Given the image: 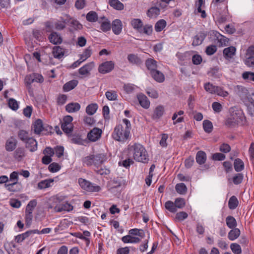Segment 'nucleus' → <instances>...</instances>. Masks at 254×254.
<instances>
[{"instance_id": "ea45409f", "label": "nucleus", "mask_w": 254, "mask_h": 254, "mask_svg": "<svg viewBox=\"0 0 254 254\" xmlns=\"http://www.w3.org/2000/svg\"><path fill=\"white\" fill-rule=\"evenodd\" d=\"M126 182L122 178H117L114 179L112 182L113 187L118 188L126 185Z\"/></svg>"}, {"instance_id": "b1692460", "label": "nucleus", "mask_w": 254, "mask_h": 254, "mask_svg": "<svg viewBox=\"0 0 254 254\" xmlns=\"http://www.w3.org/2000/svg\"><path fill=\"white\" fill-rule=\"evenodd\" d=\"M206 160V153L202 151H199L197 152L196 155V162L200 164H204Z\"/></svg>"}, {"instance_id": "9b49d317", "label": "nucleus", "mask_w": 254, "mask_h": 254, "mask_svg": "<svg viewBox=\"0 0 254 254\" xmlns=\"http://www.w3.org/2000/svg\"><path fill=\"white\" fill-rule=\"evenodd\" d=\"M100 24V29L104 32H106L110 30L111 24L108 19L105 17H102L99 21Z\"/></svg>"}, {"instance_id": "423d86ee", "label": "nucleus", "mask_w": 254, "mask_h": 254, "mask_svg": "<svg viewBox=\"0 0 254 254\" xmlns=\"http://www.w3.org/2000/svg\"><path fill=\"white\" fill-rule=\"evenodd\" d=\"M115 64L112 61H107L101 64L98 67L100 73L105 74L111 72L114 68Z\"/></svg>"}, {"instance_id": "f3484780", "label": "nucleus", "mask_w": 254, "mask_h": 254, "mask_svg": "<svg viewBox=\"0 0 254 254\" xmlns=\"http://www.w3.org/2000/svg\"><path fill=\"white\" fill-rule=\"evenodd\" d=\"M80 109V104L75 102L69 103L65 106L66 111L69 113L77 112L79 111Z\"/></svg>"}, {"instance_id": "5fc2aeb1", "label": "nucleus", "mask_w": 254, "mask_h": 254, "mask_svg": "<svg viewBox=\"0 0 254 254\" xmlns=\"http://www.w3.org/2000/svg\"><path fill=\"white\" fill-rule=\"evenodd\" d=\"M70 26L73 27L75 30H80L82 28V25L77 20L73 19H70Z\"/></svg>"}, {"instance_id": "338daca9", "label": "nucleus", "mask_w": 254, "mask_h": 254, "mask_svg": "<svg viewBox=\"0 0 254 254\" xmlns=\"http://www.w3.org/2000/svg\"><path fill=\"white\" fill-rule=\"evenodd\" d=\"M9 204L13 208H18L20 207L21 204V202L19 200L13 198L10 199Z\"/></svg>"}, {"instance_id": "13d9d810", "label": "nucleus", "mask_w": 254, "mask_h": 254, "mask_svg": "<svg viewBox=\"0 0 254 254\" xmlns=\"http://www.w3.org/2000/svg\"><path fill=\"white\" fill-rule=\"evenodd\" d=\"M215 94H217L218 96H222L223 97H226L228 95L229 93L227 91H225L220 87L217 86L216 87Z\"/></svg>"}, {"instance_id": "4be33fe9", "label": "nucleus", "mask_w": 254, "mask_h": 254, "mask_svg": "<svg viewBox=\"0 0 254 254\" xmlns=\"http://www.w3.org/2000/svg\"><path fill=\"white\" fill-rule=\"evenodd\" d=\"M26 147L31 152H33L37 149V142L33 138L30 137L25 142Z\"/></svg>"}, {"instance_id": "6e6d98bb", "label": "nucleus", "mask_w": 254, "mask_h": 254, "mask_svg": "<svg viewBox=\"0 0 254 254\" xmlns=\"http://www.w3.org/2000/svg\"><path fill=\"white\" fill-rule=\"evenodd\" d=\"M19 138L24 142H26L30 137L28 136V133L23 130H20L18 134Z\"/></svg>"}, {"instance_id": "4c0bfd02", "label": "nucleus", "mask_w": 254, "mask_h": 254, "mask_svg": "<svg viewBox=\"0 0 254 254\" xmlns=\"http://www.w3.org/2000/svg\"><path fill=\"white\" fill-rule=\"evenodd\" d=\"M234 166L237 172H240L244 168V163L241 159L237 158L234 161Z\"/></svg>"}, {"instance_id": "e2e57ef3", "label": "nucleus", "mask_w": 254, "mask_h": 254, "mask_svg": "<svg viewBox=\"0 0 254 254\" xmlns=\"http://www.w3.org/2000/svg\"><path fill=\"white\" fill-rule=\"evenodd\" d=\"M34 82L33 75H28L25 77V83L27 88H30L31 84Z\"/></svg>"}, {"instance_id": "a19ab883", "label": "nucleus", "mask_w": 254, "mask_h": 254, "mask_svg": "<svg viewBox=\"0 0 254 254\" xmlns=\"http://www.w3.org/2000/svg\"><path fill=\"white\" fill-rule=\"evenodd\" d=\"M86 18L88 21L94 22L97 21L98 16L96 12L91 11L87 14Z\"/></svg>"}, {"instance_id": "864d4df0", "label": "nucleus", "mask_w": 254, "mask_h": 254, "mask_svg": "<svg viewBox=\"0 0 254 254\" xmlns=\"http://www.w3.org/2000/svg\"><path fill=\"white\" fill-rule=\"evenodd\" d=\"M175 205L176 208L177 209V208H183L185 205V201L184 199L182 198H176L175 200Z\"/></svg>"}, {"instance_id": "cd10ccee", "label": "nucleus", "mask_w": 254, "mask_h": 254, "mask_svg": "<svg viewBox=\"0 0 254 254\" xmlns=\"http://www.w3.org/2000/svg\"><path fill=\"white\" fill-rule=\"evenodd\" d=\"M43 129V125L42 121L38 119L35 121L33 124V130L34 132L37 134H39Z\"/></svg>"}, {"instance_id": "4d7b16f0", "label": "nucleus", "mask_w": 254, "mask_h": 254, "mask_svg": "<svg viewBox=\"0 0 254 254\" xmlns=\"http://www.w3.org/2000/svg\"><path fill=\"white\" fill-rule=\"evenodd\" d=\"M242 76L245 80L254 81V72L246 71L243 73Z\"/></svg>"}, {"instance_id": "7ed1b4c3", "label": "nucleus", "mask_w": 254, "mask_h": 254, "mask_svg": "<svg viewBox=\"0 0 254 254\" xmlns=\"http://www.w3.org/2000/svg\"><path fill=\"white\" fill-rule=\"evenodd\" d=\"M129 135L130 131L127 127L119 125L114 128L112 136L115 140L124 142L129 138Z\"/></svg>"}, {"instance_id": "774afa93", "label": "nucleus", "mask_w": 254, "mask_h": 254, "mask_svg": "<svg viewBox=\"0 0 254 254\" xmlns=\"http://www.w3.org/2000/svg\"><path fill=\"white\" fill-rule=\"evenodd\" d=\"M8 106L13 110H16L18 108L17 102L13 99H10L9 100Z\"/></svg>"}, {"instance_id": "58836bf2", "label": "nucleus", "mask_w": 254, "mask_h": 254, "mask_svg": "<svg viewBox=\"0 0 254 254\" xmlns=\"http://www.w3.org/2000/svg\"><path fill=\"white\" fill-rule=\"evenodd\" d=\"M175 189L176 191L180 194H185L187 191V188L184 183L177 184Z\"/></svg>"}, {"instance_id": "9d476101", "label": "nucleus", "mask_w": 254, "mask_h": 254, "mask_svg": "<svg viewBox=\"0 0 254 254\" xmlns=\"http://www.w3.org/2000/svg\"><path fill=\"white\" fill-rule=\"evenodd\" d=\"M111 26L113 33L119 35L122 31L123 24L121 20L116 19L112 21Z\"/></svg>"}, {"instance_id": "a211bd4d", "label": "nucleus", "mask_w": 254, "mask_h": 254, "mask_svg": "<svg viewBox=\"0 0 254 254\" xmlns=\"http://www.w3.org/2000/svg\"><path fill=\"white\" fill-rule=\"evenodd\" d=\"M122 240L124 243H138L140 242V239L130 234L123 237Z\"/></svg>"}, {"instance_id": "a18cd8bd", "label": "nucleus", "mask_w": 254, "mask_h": 254, "mask_svg": "<svg viewBox=\"0 0 254 254\" xmlns=\"http://www.w3.org/2000/svg\"><path fill=\"white\" fill-rule=\"evenodd\" d=\"M165 207L166 209L171 212L175 213L177 211L175 207V203L170 200L166 202Z\"/></svg>"}, {"instance_id": "39448f33", "label": "nucleus", "mask_w": 254, "mask_h": 254, "mask_svg": "<svg viewBox=\"0 0 254 254\" xmlns=\"http://www.w3.org/2000/svg\"><path fill=\"white\" fill-rule=\"evenodd\" d=\"M242 113L241 111H236L232 113L231 117L226 121V125L229 127H233L242 121Z\"/></svg>"}, {"instance_id": "aec40b11", "label": "nucleus", "mask_w": 254, "mask_h": 254, "mask_svg": "<svg viewBox=\"0 0 254 254\" xmlns=\"http://www.w3.org/2000/svg\"><path fill=\"white\" fill-rule=\"evenodd\" d=\"M151 75L154 79L158 82H162L165 79L164 74L157 69L152 71Z\"/></svg>"}, {"instance_id": "2eb2a0df", "label": "nucleus", "mask_w": 254, "mask_h": 254, "mask_svg": "<svg viewBox=\"0 0 254 254\" xmlns=\"http://www.w3.org/2000/svg\"><path fill=\"white\" fill-rule=\"evenodd\" d=\"M137 99L140 105L144 109H148L150 107V101L147 97L142 94H139L137 96Z\"/></svg>"}, {"instance_id": "72a5a7b5", "label": "nucleus", "mask_w": 254, "mask_h": 254, "mask_svg": "<svg viewBox=\"0 0 254 254\" xmlns=\"http://www.w3.org/2000/svg\"><path fill=\"white\" fill-rule=\"evenodd\" d=\"M8 181L11 182L13 185H17L18 187H21V184L18 182V173L17 172L14 171L10 174Z\"/></svg>"}, {"instance_id": "37998d69", "label": "nucleus", "mask_w": 254, "mask_h": 254, "mask_svg": "<svg viewBox=\"0 0 254 254\" xmlns=\"http://www.w3.org/2000/svg\"><path fill=\"white\" fill-rule=\"evenodd\" d=\"M129 234L135 236H138L141 238H144L145 234L144 231L141 229H138L136 228L132 229L129 230Z\"/></svg>"}, {"instance_id": "393cba45", "label": "nucleus", "mask_w": 254, "mask_h": 254, "mask_svg": "<svg viewBox=\"0 0 254 254\" xmlns=\"http://www.w3.org/2000/svg\"><path fill=\"white\" fill-rule=\"evenodd\" d=\"M241 232L238 228H233L228 233V237L231 241L237 239L240 235Z\"/></svg>"}, {"instance_id": "f03ea898", "label": "nucleus", "mask_w": 254, "mask_h": 254, "mask_svg": "<svg viewBox=\"0 0 254 254\" xmlns=\"http://www.w3.org/2000/svg\"><path fill=\"white\" fill-rule=\"evenodd\" d=\"M107 159L106 155L104 153L90 154L83 158V163L88 166H93L98 169Z\"/></svg>"}, {"instance_id": "f257e3e1", "label": "nucleus", "mask_w": 254, "mask_h": 254, "mask_svg": "<svg viewBox=\"0 0 254 254\" xmlns=\"http://www.w3.org/2000/svg\"><path fill=\"white\" fill-rule=\"evenodd\" d=\"M129 151L136 161L146 163L149 161L148 153L145 148L141 144H134L129 147Z\"/></svg>"}, {"instance_id": "052dcab7", "label": "nucleus", "mask_w": 254, "mask_h": 254, "mask_svg": "<svg viewBox=\"0 0 254 254\" xmlns=\"http://www.w3.org/2000/svg\"><path fill=\"white\" fill-rule=\"evenodd\" d=\"M188 214L184 211L177 213L176 215L175 219L179 221H182L188 217Z\"/></svg>"}, {"instance_id": "09e8293b", "label": "nucleus", "mask_w": 254, "mask_h": 254, "mask_svg": "<svg viewBox=\"0 0 254 254\" xmlns=\"http://www.w3.org/2000/svg\"><path fill=\"white\" fill-rule=\"evenodd\" d=\"M92 54V50L90 47H88L84 50L83 53L80 56V59L81 62H84L89 57H90Z\"/></svg>"}, {"instance_id": "6e6552de", "label": "nucleus", "mask_w": 254, "mask_h": 254, "mask_svg": "<svg viewBox=\"0 0 254 254\" xmlns=\"http://www.w3.org/2000/svg\"><path fill=\"white\" fill-rule=\"evenodd\" d=\"M95 64L94 62L89 63L78 70V72L80 75L84 76H88L90 74L91 71L94 68Z\"/></svg>"}, {"instance_id": "69168bd1", "label": "nucleus", "mask_w": 254, "mask_h": 254, "mask_svg": "<svg viewBox=\"0 0 254 254\" xmlns=\"http://www.w3.org/2000/svg\"><path fill=\"white\" fill-rule=\"evenodd\" d=\"M217 50V48L215 45H210L206 48L205 52L208 55H212L214 54Z\"/></svg>"}, {"instance_id": "412c9836", "label": "nucleus", "mask_w": 254, "mask_h": 254, "mask_svg": "<svg viewBox=\"0 0 254 254\" xmlns=\"http://www.w3.org/2000/svg\"><path fill=\"white\" fill-rule=\"evenodd\" d=\"M127 59L128 62L132 64L139 65L142 63L141 59L137 55L133 54H129L127 56Z\"/></svg>"}, {"instance_id": "a878e982", "label": "nucleus", "mask_w": 254, "mask_h": 254, "mask_svg": "<svg viewBox=\"0 0 254 254\" xmlns=\"http://www.w3.org/2000/svg\"><path fill=\"white\" fill-rule=\"evenodd\" d=\"M109 3L111 7L118 10H121L124 8V4L119 0H109Z\"/></svg>"}, {"instance_id": "de8ad7c7", "label": "nucleus", "mask_w": 254, "mask_h": 254, "mask_svg": "<svg viewBox=\"0 0 254 254\" xmlns=\"http://www.w3.org/2000/svg\"><path fill=\"white\" fill-rule=\"evenodd\" d=\"M203 129L205 132L210 133L213 129V125L212 123L208 120H204L203 122Z\"/></svg>"}, {"instance_id": "603ef678", "label": "nucleus", "mask_w": 254, "mask_h": 254, "mask_svg": "<svg viewBox=\"0 0 254 254\" xmlns=\"http://www.w3.org/2000/svg\"><path fill=\"white\" fill-rule=\"evenodd\" d=\"M216 87L209 82L205 84L204 86L205 90L211 94H215Z\"/></svg>"}, {"instance_id": "680f3d73", "label": "nucleus", "mask_w": 254, "mask_h": 254, "mask_svg": "<svg viewBox=\"0 0 254 254\" xmlns=\"http://www.w3.org/2000/svg\"><path fill=\"white\" fill-rule=\"evenodd\" d=\"M48 169L51 172H57L60 169V166L57 163H53L49 166Z\"/></svg>"}, {"instance_id": "473e14b6", "label": "nucleus", "mask_w": 254, "mask_h": 254, "mask_svg": "<svg viewBox=\"0 0 254 254\" xmlns=\"http://www.w3.org/2000/svg\"><path fill=\"white\" fill-rule=\"evenodd\" d=\"M146 65L148 69L150 70V73L157 68L156 62L152 59H148L146 61Z\"/></svg>"}, {"instance_id": "8fccbe9b", "label": "nucleus", "mask_w": 254, "mask_h": 254, "mask_svg": "<svg viewBox=\"0 0 254 254\" xmlns=\"http://www.w3.org/2000/svg\"><path fill=\"white\" fill-rule=\"evenodd\" d=\"M238 94L240 97L242 98H245L247 97L248 91L246 88L243 86H238Z\"/></svg>"}, {"instance_id": "c85d7f7f", "label": "nucleus", "mask_w": 254, "mask_h": 254, "mask_svg": "<svg viewBox=\"0 0 254 254\" xmlns=\"http://www.w3.org/2000/svg\"><path fill=\"white\" fill-rule=\"evenodd\" d=\"M78 84V81L72 80L66 83L63 86V89L65 91H69L74 88Z\"/></svg>"}, {"instance_id": "f8f14e48", "label": "nucleus", "mask_w": 254, "mask_h": 254, "mask_svg": "<svg viewBox=\"0 0 254 254\" xmlns=\"http://www.w3.org/2000/svg\"><path fill=\"white\" fill-rule=\"evenodd\" d=\"M17 143V140L15 138L13 137L9 138L5 142L6 150L9 152L13 151L16 147Z\"/></svg>"}, {"instance_id": "ddd939ff", "label": "nucleus", "mask_w": 254, "mask_h": 254, "mask_svg": "<svg viewBox=\"0 0 254 254\" xmlns=\"http://www.w3.org/2000/svg\"><path fill=\"white\" fill-rule=\"evenodd\" d=\"M206 34L203 32H199L193 38L192 42L193 46H197L201 45L206 37Z\"/></svg>"}, {"instance_id": "4468645a", "label": "nucleus", "mask_w": 254, "mask_h": 254, "mask_svg": "<svg viewBox=\"0 0 254 254\" xmlns=\"http://www.w3.org/2000/svg\"><path fill=\"white\" fill-rule=\"evenodd\" d=\"M236 49L235 47L230 46L223 50V55L225 59H232L235 55Z\"/></svg>"}, {"instance_id": "20e7f679", "label": "nucleus", "mask_w": 254, "mask_h": 254, "mask_svg": "<svg viewBox=\"0 0 254 254\" xmlns=\"http://www.w3.org/2000/svg\"><path fill=\"white\" fill-rule=\"evenodd\" d=\"M78 183L82 189L89 192H98L101 190L100 186L94 185L82 178L78 179Z\"/></svg>"}, {"instance_id": "bf43d9fd", "label": "nucleus", "mask_w": 254, "mask_h": 254, "mask_svg": "<svg viewBox=\"0 0 254 254\" xmlns=\"http://www.w3.org/2000/svg\"><path fill=\"white\" fill-rule=\"evenodd\" d=\"M105 95L109 100L114 101L117 98V94L115 91H107Z\"/></svg>"}, {"instance_id": "bb28decb", "label": "nucleus", "mask_w": 254, "mask_h": 254, "mask_svg": "<svg viewBox=\"0 0 254 254\" xmlns=\"http://www.w3.org/2000/svg\"><path fill=\"white\" fill-rule=\"evenodd\" d=\"M131 26L134 29H136L138 32H140L143 26V23L141 19L138 18H134L131 21Z\"/></svg>"}, {"instance_id": "3c124183", "label": "nucleus", "mask_w": 254, "mask_h": 254, "mask_svg": "<svg viewBox=\"0 0 254 254\" xmlns=\"http://www.w3.org/2000/svg\"><path fill=\"white\" fill-rule=\"evenodd\" d=\"M230 248L235 254H241L242 249L240 246L237 243H232L230 245Z\"/></svg>"}, {"instance_id": "0e129e2a", "label": "nucleus", "mask_w": 254, "mask_h": 254, "mask_svg": "<svg viewBox=\"0 0 254 254\" xmlns=\"http://www.w3.org/2000/svg\"><path fill=\"white\" fill-rule=\"evenodd\" d=\"M243 180V175L242 174L239 173L236 174L233 179V183L235 185H238L242 183Z\"/></svg>"}, {"instance_id": "c03bdc74", "label": "nucleus", "mask_w": 254, "mask_h": 254, "mask_svg": "<svg viewBox=\"0 0 254 254\" xmlns=\"http://www.w3.org/2000/svg\"><path fill=\"white\" fill-rule=\"evenodd\" d=\"M238 200L236 196H232V197H231L228 202V205L230 209H235L236 207L238 206Z\"/></svg>"}, {"instance_id": "49530a36", "label": "nucleus", "mask_w": 254, "mask_h": 254, "mask_svg": "<svg viewBox=\"0 0 254 254\" xmlns=\"http://www.w3.org/2000/svg\"><path fill=\"white\" fill-rule=\"evenodd\" d=\"M37 205V201L33 199L29 201L26 207L25 212L32 213L34 208Z\"/></svg>"}, {"instance_id": "6ab92c4d", "label": "nucleus", "mask_w": 254, "mask_h": 254, "mask_svg": "<svg viewBox=\"0 0 254 254\" xmlns=\"http://www.w3.org/2000/svg\"><path fill=\"white\" fill-rule=\"evenodd\" d=\"M50 41L54 44H59L62 42L61 36L57 32H52L49 36Z\"/></svg>"}, {"instance_id": "5701e85b", "label": "nucleus", "mask_w": 254, "mask_h": 254, "mask_svg": "<svg viewBox=\"0 0 254 254\" xmlns=\"http://www.w3.org/2000/svg\"><path fill=\"white\" fill-rule=\"evenodd\" d=\"M215 36L217 37L219 46H225L228 44L229 42V39L226 37L221 35L217 32H216Z\"/></svg>"}, {"instance_id": "1a4fd4ad", "label": "nucleus", "mask_w": 254, "mask_h": 254, "mask_svg": "<svg viewBox=\"0 0 254 254\" xmlns=\"http://www.w3.org/2000/svg\"><path fill=\"white\" fill-rule=\"evenodd\" d=\"M73 208V207L70 203L65 202L57 204L54 207V210L56 212H60L63 211H70Z\"/></svg>"}, {"instance_id": "c9c22d12", "label": "nucleus", "mask_w": 254, "mask_h": 254, "mask_svg": "<svg viewBox=\"0 0 254 254\" xmlns=\"http://www.w3.org/2000/svg\"><path fill=\"white\" fill-rule=\"evenodd\" d=\"M98 105L96 103L89 104L86 107V113L89 115H94L97 111Z\"/></svg>"}, {"instance_id": "dca6fc26", "label": "nucleus", "mask_w": 254, "mask_h": 254, "mask_svg": "<svg viewBox=\"0 0 254 254\" xmlns=\"http://www.w3.org/2000/svg\"><path fill=\"white\" fill-rule=\"evenodd\" d=\"M52 54L55 58L60 59L64 54V50L60 46H55L53 48Z\"/></svg>"}, {"instance_id": "79ce46f5", "label": "nucleus", "mask_w": 254, "mask_h": 254, "mask_svg": "<svg viewBox=\"0 0 254 254\" xmlns=\"http://www.w3.org/2000/svg\"><path fill=\"white\" fill-rule=\"evenodd\" d=\"M153 31V28L151 25L146 24L143 27L142 26L140 33L146 34L147 35H151Z\"/></svg>"}, {"instance_id": "0eeeda50", "label": "nucleus", "mask_w": 254, "mask_h": 254, "mask_svg": "<svg viewBox=\"0 0 254 254\" xmlns=\"http://www.w3.org/2000/svg\"><path fill=\"white\" fill-rule=\"evenodd\" d=\"M102 131L101 129L94 127L87 134V137L91 141L95 142L98 140L102 134Z\"/></svg>"}, {"instance_id": "c756f323", "label": "nucleus", "mask_w": 254, "mask_h": 254, "mask_svg": "<svg viewBox=\"0 0 254 254\" xmlns=\"http://www.w3.org/2000/svg\"><path fill=\"white\" fill-rule=\"evenodd\" d=\"M164 110L163 106H157L154 111L152 118L154 119H158L160 118L164 114Z\"/></svg>"}, {"instance_id": "7c9ffc66", "label": "nucleus", "mask_w": 254, "mask_h": 254, "mask_svg": "<svg viewBox=\"0 0 254 254\" xmlns=\"http://www.w3.org/2000/svg\"><path fill=\"white\" fill-rule=\"evenodd\" d=\"M53 179H46L40 182L38 184V188L39 189H44L51 187V184L53 183Z\"/></svg>"}, {"instance_id": "f704fd0d", "label": "nucleus", "mask_w": 254, "mask_h": 254, "mask_svg": "<svg viewBox=\"0 0 254 254\" xmlns=\"http://www.w3.org/2000/svg\"><path fill=\"white\" fill-rule=\"evenodd\" d=\"M160 14V9L157 7H152L148 10L147 14L150 18H155Z\"/></svg>"}, {"instance_id": "e433bc0d", "label": "nucleus", "mask_w": 254, "mask_h": 254, "mask_svg": "<svg viewBox=\"0 0 254 254\" xmlns=\"http://www.w3.org/2000/svg\"><path fill=\"white\" fill-rule=\"evenodd\" d=\"M227 226L230 229L235 228L237 226L236 219L231 216H228L226 219Z\"/></svg>"}, {"instance_id": "2f4dec72", "label": "nucleus", "mask_w": 254, "mask_h": 254, "mask_svg": "<svg viewBox=\"0 0 254 254\" xmlns=\"http://www.w3.org/2000/svg\"><path fill=\"white\" fill-rule=\"evenodd\" d=\"M166 21L164 19L158 20L155 24L154 29L157 32H161L166 26Z\"/></svg>"}]
</instances>
